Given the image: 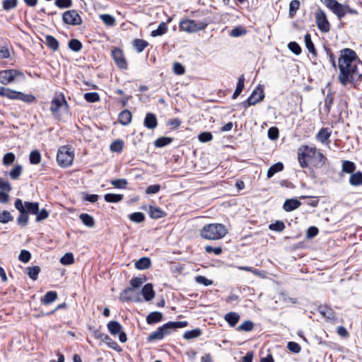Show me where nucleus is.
<instances>
[{"label": "nucleus", "mask_w": 362, "mask_h": 362, "mask_svg": "<svg viewBox=\"0 0 362 362\" xmlns=\"http://www.w3.org/2000/svg\"><path fill=\"white\" fill-rule=\"evenodd\" d=\"M17 6L18 0H4L2 2V8L6 11L16 8Z\"/></svg>", "instance_id": "obj_48"}, {"label": "nucleus", "mask_w": 362, "mask_h": 362, "mask_svg": "<svg viewBox=\"0 0 362 362\" xmlns=\"http://www.w3.org/2000/svg\"><path fill=\"white\" fill-rule=\"evenodd\" d=\"M141 293L146 301L152 300L155 296V291L151 284H146L141 290Z\"/></svg>", "instance_id": "obj_20"}, {"label": "nucleus", "mask_w": 362, "mask_h": 362, "mask_svg": "<svg viewBox=\"0 0 362 362\" xmlns=\"http://www.w3.org/2000/svg\"><path fill=\"white\" fill-rule=\"evenodd\" d=\"M68 46L74 52H79L82 49V43L77 39H71Z\"/></svg>", "instance_id": "obj_50"}, {"label": "nucleus", "mask_w": 362, "mask_h": 362, "mask_svg": "<svg viewBox=\"0 0 362 362\" xmlns=\"http://www.w3.org/2000/svg\"><path fill=\"white\" fill-rule=\"evenodd\" d=\"M30 258H31L30 252L25 250H21V252L18 256V259L23 263L28 262L30 261Z\"/></svg>", "instance_id": "obj_61"}, {"label": "nucleus", "mask_w": 362, "mask_h": 362, "mask_svg": "<svg viewBox=\"0 0 362 362\" xmlns=\"http://www.w3.org/2000/svg\"><path fill=\"white\" fill-rule=\"evenodd\" d=\"M111 184L116 188L124 189L127 187V181L125 179H117L111 181Z\"/></svg>", "instance_id": "obj_57"}, {"label": "nucleus", "mask_w": 362, "mask_h": 362, "mask_svg": "<svg viewBox=\"0 0 362 362\" xmlns=\"http://www.w3.org/2000/svg\"><path fill=\"white\" fill-rule=\"evenodd\" d=\"M15 207L20 212V216L17 218V222L19 225L25 226L27 225L28 222V216L26 213H25V208L23 206V203L21 199H17L15 201Z\"/></svg>", "instance_id": "obj_15"}, {"label": "nucleus", "mask_w": 362, "mask_h": 362, "mask_svg": "<svg viewBox=\"0 0 362 362\" xmlns=\"http://www.w3.org/2000/svg\"><path fill=\"white\" fill-rule=\"evenodd\" d=\"M74 158V153L71 148L63 146H61L57 152V161L59 166L67 168L70 166Z\"/></svg>", "instance_id": "obj_7"}, {"label": "nucleus", "mask_w": 362, "mask_h": 362, "mask_svg": "<svg viewBox=\"0 0 362 362\" xmlns=\"http://www.w3.org/2000/svg\"><path fill=\"white\" fill-rule=\"evenodd\" d=\"M163 319V315L161 313L156 311L152 312L146 317V322L148 325H153L160 322Z\"/></svg>", "instance_id": "obj_27"}, {"label": "nucleus", "mask_w": 362, "mask_h": 362, "mask_svg": "<svg viewBox=\"0 0 362 362\" xmlns=\"http://www.w3.org/2000/svg\"><path fill=\"white\" fill-rule=\"evenodd\" d=\"M337 79L343 86L356 87L362 81V62L356 52L350 48L339 51Z\"/></svg>", "instance_id": "obj_1"}, {"label": "nucleus", "mask_w": 362, "mask_h": 362, "mask_svg": "<svg viewBox=\"0 0 362 362\" xmlns=\"http://www.w3.org/2000/svg\"><path fill=\"white\" fill-rule=\"evenodd\" d=\"M0 96L11 100H19L25 103H33L35 101V97L32 94H25L8 88L0 86Z\"/></svg>", "instance_id": "obj_6"}, {"label": "nucleus", "mask_w": 362, "mask_h": 362, "mask_svg": "<svg viewBox=\"0 0 362 362\" xmlns=\"http://www.w3.org/2000/svg\"><path fill=\"white\" fill-rule=\"evenodd\" d=\"M74 262V257L71 252L66 253L60 259V263L63 265H70Z\"/></svg>", "instance_id": "obj_52"}, {"label": "nucleus", "mask_w": 362, "mask_h": 362, "mask_svg": "<svg viewBox=\"0 0 362 362\" xmlns=\"http://www.w3.org/2000/svg\"><path fill=\"white\" fill-rule=\"evenodd\" d=\"M321 2L329 9L337 18L341 21L347 13L349 14H358L356 10L351 8L349 5L342 4L337 0H320Z\"/></svg>", "instance_id": "obj_5"}, {"label": "nucleus", "mask_w": 362, "mask_h": 362, "mask_svg": "<svg viewBox=\"0 0 362 362\" xmlns=\"http://www.w3.org/2000/svg\"><path fill=\"white\" fill-rule=\"evenodd\" d=\"M304 38L306 48L308 49L309 52L312 54L313 57H317V49H315L314 43L312 41L311 35L310 33H306L305 35Z\"/></svg>", "instance_id": "obj_22"}, {"label": "nucleus", "mask_w": 362, "mask_h": 362, "mask_svg": "<svg viewBox=\"0 0 362 362\" xmlns=\"http://www.w3.org/2000/svg\"><path fill=\"white\" fill-rule=\"evenodd\" d=\"M268 137L271 140H276L279 136V132L277 127H272L268 129Z\"/></svg>", "instance_id": "obj_60"}, {"label": "nucleus", "mask_w": 362, "mask_h": 362, "mask_svg": "<svg viewBox=\"0 0 362 362\" xmlns=\"http://www.w3.org/2000/svg\"><path fill=\"white\" fill-rule=\"evenodd\" d=\"M15 160V155L10 152L6 153L3 157V163L5 165H11Z\"/></svg>", "instance_id": "obj_64"}, {"label": "nucleus", "mask_w": 362, "mask_h": 362, "mask_svg": "<svg viewBox=\"0 0 362 362\" xmlns=\"http://www.w3.org/2000/svg\"><path fill=\"white\" fill-rule=\"evenodd\" d=\"M22 166L21 165H16L9 173L10 177L13 180H17L22 173Z\"/></svg>", "instance_id": "obj_55"}, {"label": "nucleus", "mask_w": 362, "mask_h": 362, "mask_svg": "<svg viewBox=\"0 0 362 362\" xmlns=\"http://www.w3.org/2000/svg\"><path fill=\"white\" fill-rule=\"evenodd\" d=\"M62 21L64 23L71 25H79L82 23V18L76 10L65 11L62 16Z\"/></svg>", "instance_id": "obj_12"}, {"label": "nucleus", "mask_w": 362, "mask_h": 362, "mask_svg": "<svg viewBox=\"0 0 362 362\" xmlns=\"http://www.w3.org/2000/svg\"><path fill=\"white\" fill-rule=\"evenodd\" d=\"M172 141L173 139L170 137H160L154 141V145L157 148H162L170 144Z\"/></svg>", "instance_id": "obj_46"}, {"label": "nucleus", "mask_w": 362, "mask_h": 362, "mask_svg": "<svg viewBox=\"0 0 362 362\" xmlns=\"http://www.w3.org/2000/svg\"><path fill=\"white\" fill-rule=\"evenodd\" d=\"M228 233L225 225L222 223H209L205 225L200 230V236L208 240H218Z\"/></svg>", "instance_id": "obj_4"}, {"label": "nucleus", "mask_w": 362, "mask_h": 362, "mask_svg": "<svg viewBox=\"0 0 362 362\" xmlns=\"http://www.w3.org/2000/svg\"><path fill=\"white\" fill-rule=\"evenodd\" d=\"M67 106V102L63 94L55 96L51 101L50 111L55 114L63 106Z\"/></svg>", "instance_id": "obj_16"}, {"label": "nucleus", "mask_w": 362, "mask_h": 362, "mask_svg": "<svg viewBox=\"0 0 362 362\" xmlns=\"http://www.w3.org/2000/svg\"><path fill=\"white\" fill-rule=\"evenodd\" d=\"M148 45L149 43L143 39L136 38L132 41L133 47L139 53L142 52Z\"/></svg>", "instance_id": "obj_23"}, {"label": "nucleus", "mask_w": 362, "mask_h": 362, "mask_svg": "<svg viewBox=\"0 0 362 362\" xmlns=\"http://www.w3.org/2000/svg\"><path fill=\"white\" fill-rule=\"evenodd\" d=\"M112 57L116 65L121 69H127V62L124 55L122 50L119 48L115 47L112 50Z\"/></svg>", "instance_id": "obj_14"}, {"label": "nucleus", "mask_w": 362, "mask_h": 362, "mask_svg": "<svg viewBox=\"0 0 362 362\" xmlns=\"http://www.w3.org/2000/svg\"><path fill=\"white\" fill-rule=\"evenodd\" d=\"M119 122L123 125L129 124L132 121V113L128 110L122 111L118 117Z\"/></svg>", "instance_id": "obj_26"}, {"label": "nucleus", "mask_w": 362, "mask_h": 362, "mask_svg": "<svg viewBox=\"0 0 362 362\" xmlns=\"http://www.w3.org/2000/svg\"><path fill=\"white\" fill-rule=\"evenodd\" d=\"M168 31V25L165 23L162 22L158 25V27L157 29L151 31V36L152 37H157L160 35H163L165 33H166Z\"/></svg>", "instance_id": "obj_39"}, {"label": "nucleus", "mask_w": 362, "mask_h": 362, "mask_svg": "<svg viewBox=\"0 0 362 362\" xmlns=\"http://www.w3.org/2000/svg\"><path fill=\"white\" fill-rule=\"evenodd\" d=\"M151 265V262L148 257H141L135 262V267L139 270L148 269Z\"/></svg>", "instance_id": "obj_28"}, {"label": "nucleus", "mask_w": 362, "mask_h": 362, "mask_svg": "<svg viewBox=\"0 0 362 362\" xmlns=\"http://www.w3.org/2000/svg\"><path fill=\"white\" fill-rule=\"evenodd\" d=\"M349 183L352 186L362 185V172L357 171L351 175Z\"/></svg>", "instance_id": "obj_32"}, {"label": "nucleus", "mask_w": 362, "mask_h": 362, "mask_svg": "<svg viewBox=\"0 0 362 362\" xmlns=\"http://www.w3.org/2000/svg\"><path fill=\"white\" fill-rule=\"evenodd\" d=\"M301 205V202L296 199H286L284 204L283 208L286 211H291L298 209Z\"/></svg>", "instance_id": "obj_21"}, {"label": "nucleus", "mask_w": 362, "mask_h": 362, "mask_svg": "<svg viewBox=\"0 0 362 362\" xmlns=\"http://www.w3.org/2000/svg\"><path fill=\"white\" fill-rule=\"evenodd\" d=\"M23 206L25 208V213L32 214H37L39 209V204L37 202H25Z\"/></svg>", "instance_id": "obj_30"}, {"label": "nucleus", "mask_w": 362, "mask_h": 362, "mask_svg": "<svg viewBox=\"0 0 362 362\" xmlns=\"http://www.w3.org/2000/svg\"><path fill=\"white\" fill-rule=\"evenodd\" d=\"M46 45L49 48L53 51H57L59 49V44L58 40L52 35H47L45 36Z\"/></svg>", "instance_id": "obj_35"}, {"label": "nucleus", "mask_w": 362, "mask_h": 362, "mask_svg": "<svg viewBox=\"0 0 362 362\" xmlns=\"http://www.w3.org/2000/svg\"><path fill=\"white\" fill-rule=\"evenodd\" d=\"M284 170V164L281 162H278L272 165L268 170L267 177L271 178L276 173H279Z\"/></svg>", "instance_id": "obj_33"}, {"label": "nucleus", "mask_w": 362, "mask_h": 362, "mask_svg": "<svg viewBox=\"0 0 362 362\" xmlns=\"http://www.w3.org/2000/svg\"><path fill=\"white\" fill-rule=\"evenodd\" d=\"M119 299L121 302L135 301L139 302V294L136 293L132 287L124 288L119 294Z\"/></svg>", "instance_id": "obj_13"}, {"label": "nucleus", "mask_w": 362, "mask_h": 362, "mask_svg": "<svg viewBox=\"0 0 362 362\" xmlns=\"http://www.w3.org/2000/svg\"><path fill=\"white\" fill-rule=\"evenodd\" d=\"M244 83H245V76L243 74V75L240 76V77L238 78L236 88L232 95L233 99L237 98L240 95V93H242V91L245 87Z\"/></svg>", "instance_id": "obj_31"}, {"label": "nucleus", "mask_w": 362, "mask_h": 362, "mask_svg": "<svg viewBox=\"0 0 362 362\" xmlns=\"http://www.w3.org/2000/svg\"><path fill=\"white\" fill-rule=\"evenodd\" d=\"M224 319L230 327H234L240 320V315L237 313L230 312L225 315Z\"/></svg>", "instance_id": "obj_25"}, {"label": "nucleus", "mask_w": 362, "mask_h": 362, "mask_svg": "<svg viewBox=\"0 0 362 362\" xmlns=\"http://www.w3.org/2000/svg\"><path fill=\"white\" fill-rule=\"evenodd\" d=\"M248 98H251L253 105L262 101L264 98L263 87L261 85L257 86Z\"/></svg>", "instance_id": "obj_17"}, {"label": "nucleus", "mask_w": 362, "mask_h": 362, "mask_svg": "<svg viewBox=\"0 0 362 362\" xmlns=\"http://www.w3.org/2000/svg\"><path fill=\"white\" fill-rule=\"evenodd\" d=\"M320 313L327 319L329 320H337L334 310L327 306H320L319 308Z\"/></svg>", "instance_id": "obj_24"}, {"label": "nucleus", "mask_w": 362, "mask_h": 362, "mask_svg": "<svg viewBox=\"0 0 362 362\" xmlns=\"http://www.w3.org/2000/svg\"><path fill=\"white\" fill-rule=\"evenodd\" d=\"M166 214L159 207L150 206L149 208V216L153 219L160 218L165 216Z\"/></svg>", "instance_id": "obj_34"}, {"label": "nucleus", "mask_w": 362, "mask_h": 362, "mask_svg": "<svg viewBox=\"0 0 362 362\" xmlns=\"http://www.w3.org/2000/svg\"><path fill=\"white\" fill-rule=\"evenodd\" d=\"M288 47L293 53H294L296 55H299L302 52L301 47L296 42H289L288 45Z\"/></svg>", "instance_id": "obj_58"}, {"label": "nucleus", "mask_w": 362, "mask_h": 362, "mask_svg": "<svg viewBox=\"0 0 362 362\" xmlns=\"http://www.w3.org/2000/svg\"><path fill=\"white\" fill-rule=\"evenodd\" d=\"M109 332L113 335H119V340L122 343H125L127 341V337L124 332L122 331V327L117 321L112 320L107 325Z\"/></svg>", "instance_id": "obj_11"}, {"label": "nucleus", "mask_w": 362, "mask_h": 362, "mask_svg": "<svg viewBox=\"0 0 362 362\" xmlns=\"http://www.w3.org/2000/svg\"><path fill=\"white\" fill-rule=\"evenodd\" d=\"M300 3L298 0H292L289 4V16L293 18L296 16V12L299 10Z\"/></svg>", "instance_id": "obj_44"}, {"label": "nucleus", "mask_w": 362, "mask_h": 362, "mask_svg": "<svg viewBox=\"0 0 362 362\" xmlns=\"http://www.w3.org/2000/svg\"><path fill=\"white\" fill-rule=\"evenodd\" d=\"M124 198L123 194L108 193L105 194L104 199L109 203H117L121 202Z\"/></svg>", "instance_id": "obj_36"}, {"label": "nucleus", "mask_w": 362, "mask_h": 362, "mask_svg": "<svg viewBox=\"0 0 362 362\" xmlns=\"http://www.w3.org/2000/svg\"><path fill=\"white\" fill-rule=\"evenodd\" d=\"M100 19L107 26H112L115 22L114 17L109 14L100 15Z\"/></svg>", "instance_id": "obj_56"}, {"label": "nucleus", "mask_w": 362, "mask_h": 362, "mask_svg": "<svg viewBox=\"0 0 362 362\" xmlns=\"http://www.w3.org/2000/svg\"><path fill=\"white\" fill-rule=\"evenodd\" d=\"M84 99L88 103H95L100 100V96L96 92H90L84 94Z\"/></svg>", "instance_id": "obj_54"}, {"label": "nucleus", "mask_w": 362, "mask_h": 362, "mask_svg": "<svg viewBox=\"0 0 362 362\" xmlns=\"http://www.w3.org/2000/svg\"><path fill=\"white\" fill-rule=\"evenodd\" d=\"M332 134V131L327 128H322L319 132L316 134V139L322 144L329 143V139Z\"/></svg>", "instance_id": "obj_18"}, {"label": "nucleus", "mask_w": 362, "mask_h": 362, "mask_svg": "<svg viewBox=\"0 0 362 362\" xmlns=\"http://www.w3.org/2000/svg\"><path fill=\"white\" fill-rule=\"evenodd\" d=\"M202 334V331L200 329L197 328L192 330L187 331L185 332L183 337L185 339H192L197 337H199Z\"/></svg>", "instance_id": "obj_47"}, {"label": "nucleus", "mask_w": 362, "mask_h": 362, "mask_svg": "<svg viewBox=\"0 0 362 362\" xmlns=\"http://www.w3.org/2000/svg\"><path fill=\"white\" fill-rule=\"evenodd\" d=\"M124 148V141L120 139L114 141L110 146L112 152L121 153Z\"/></svg>", "instance_id": "obj_41"}, {"label": "nucleus", "mask_w": 362, "mask_h": 362, "mask_svg": "<svg viewBox=\"0 0 362 362\" xmlns=\"http://www.w3.org/2000/svg\"><path fill=\"white\" fill-rule=\"evenodd\" d=\"M254 328V324L250 320L244 321L241 325H240L237 330L238 331H245V332H250Z\"/></svg>", "instance_id": "obj_51"}, {"label": "nucleus", "mask_w": 362, "mask_h": 362, "mask_svg": "<svg viewBox=\"0 0 362 362\" xmlns=\"http://www.w3.org/2000/svg\"><path fill=\"white\" fill-rule=\"evenodd\" d=\"M207 23L204 21H197L191 19H184L180 22V30L187 33H196L204 30L207 27Z\"/></svg>", "instance_id": "obj_8"}, {"label": "nucleus", "mask_w": 362, "mask_h": 362, "mask_svg": "<svg viewBox=\"0 0 362 362\" xmlns=\"http://www.w3.org/2000/svg\"><path fill=\"white\" fill-rule=\"evenodd\" d=\"M298 160L302 168H308L312 164L320 168L326 164L327 158L315 146L302 145L298 148Z\"/></svg>", "instance_id": "obj_2"}, {"label": "nucleus", "mask_w": 362, "mask_h": 362, "mask_svg": "<svg viewBox=\"0 0 362 362\" xmlns=\"http://www.w3.org/2000/svg\"><path fill=\"white\" fill-rule=\"evenodd\" d=\"M13 220V216L11 213L8 211H4L0 213V222L2 223H6Z\"/></svg>", "instance_id": "obj_59"}, {"label": "nucleus", "mask_w": 362, "mask_h": 362, "mask_svg": "<svg viewBox=\"0 0 362 362\" xmlns=\"http://www.w3.org/2000/svg\"><path fill=\"white\" fill-rule=\"evenodd\" d=\"M356 168V164L352 161L344 160L342 162V171L344 173L353 174Z\"/></svg>", "instance_id": "obj_40"}, {"label": "nucleus", "mask_w": 362, "mask_h": 362, "mask_svg": "<svg viewBox=\"0 0 362 362\" xmlns=\"http://www.w3.org/2000/svg\"><path fill=\"white\" fill-rule=\"evenodd\" d=\"M287 348L290 351L294 354H298L301 351V346L294 341H289L287 344Z\"/></svg>", "instance_id": "obj_62"}, {"label": "nucleus", "mask_w": 362, "mask_h": 362, "mask_svg": "<svg viewBox=\"0 0 362 362\" xmlns=\"http://www.w3.org/2000/svg\"><path fill=\"white\" fill-rule=\"evenodd\" d=\"M188 325L187 321L179 322H168L162 326L157 328V329L151 332L147 337V341L151 342L156 340H161L165 337L170 334L173 331L183 328Z\"/></svg>", "instance_id": "obj_3"}, {"label": "nucleus", "mask_w": 362, "mask_h": 362, "mask_svg": "<svg viewBox=\"0 0 362 362\" xmlns=\"http://www.w3.org/2000/svg\"><path fill=\"white\" fill-rule=\"evenodd\" d=\"M29 161L32 165H37L41 161V154L39 151L33 150L29 156Z\"/></svg>", "instance_id": "obj_42"}, {"label": "nucleus", "mask_w": 362, "mask_h": 362, "mask_svg": "<svg viewBox=\"0 0 362 362\" xmlns=\"http://www.w3.org/2000/svg\"><path fill=\"white\" fill-rule=\"evenodd\" d=\"M57 298V293L56 291H50L45 293V295L41 298V303L44 305H48Z\"/></svg>", "instance_id": "obj_29"}, {"label": "nucleus", "mask_w": 362, "mask_h": 362, "mask_svg": "<svg viewBox=\"0 0 362 362\" xmlns=\"http://www.w3.org/2000/svg\"><path fill=\"white\" fill-rule=\"evenodd\" d=\"M269 228L271 230L277 231V232H281L285 228V224L281 221H276V222L271 223L269 226Z\"/></svg>", "instance_id": "obj_53"}, {"label": "nucleus", "mask_w": 362, "mask_h": 362, "mask_svg": "<svg viewBox=\"0 0 362 362\" xmlns=\"http://www.w3.org/2000/svg\"><path fill=\"white\" fill-rule=\"evenodd\" d=\"M129 218L134 223H141L145 220V216L142 212H134L129 214Z\"/></svg>", "instance_id": "obj_49"}, {"label": "nucleus", "mask_w": 362, "mask_h": 362, "mask_svg": "<svg viewBox=\"0 0 362 362\" xmlns=\"http://www.w3.org/2000/svg\"><path fill=\"white\" fill-rule=\"evenodd\" d=\"M11 189L9 182L2 177H0V189L3 192H9Z\"/></svg>", "instance_id": "obj_63"}, {"label": "nucleus", "mask_w": 362, "mask_h": 362, "mask_svg": "<svg viewBox=\"0 0 362 362\" xmlns=\"http://www.w3.org/2000/svg\"><path fill=\"white\" fill-rule=\"evenodd\" d=\"M40 272V268L38 266L28 267L27 268V274L34 281L37 279Z\"/></svg>", "instance_id": "obj_43"}, {"label": "nucleus", "mask_w": 362, "mask_h": 362, "mask_svg": "<svg viewBox=\"0 0 362 362\" xmlns=\"http://www.w3.org/2000/svg\"><path fill=\"white\" fill-rule=\"evenodd\" d=\"M79 218H80L81 221H82V223L85 226L90 227V228L94 226V225H95L94 218L93 216H91L88 214H86V213L81 214L79 216Z\"/></svg>", "instance_id": "obj_37"}, {"label": "nucleus", "mask_w": 362, "mask_h": 362, "mask_svg": "<svg viewBox=\"0 0 362 362\" xmlns=\"http://www.w3.org/2000/svg\"><path fill=\"white\" fill-rule=\"evenodd\" d=\"M24 78V74L17 69H5L0 71V83L8 85L13 82L16 78Z\"/></svg>", "instance_id": "obj_10"}, {"label": "nucleus", "mask_w": 362, "mask_h": 362, "mask_svg": "<svg viewBox=\"0 0 362 362\" xmlns=\"http://www.w3.org/2000/svg\"><path fill=\"white\" fill-rule=\"evenodd\" d=\"M144 125L149 129H155L158 126L156 116L153 113L148 112L144 118Z\"/></svg>", "instance_id": "obj_19"}, {"label": "nucleus", "mask_w": 362, "mask_h": 362, "mask_svg": "<svg viewBox=\"0 0 362 362\" xmlns=\"http://www.w3.org/2000/svg\"><path fill=\"white\" fill-rule=\"evenodd\" d=\"M145 281H146V277L144 276H140L133 277L130 280L129 284L131 285V287H132L133 288L135 289V288H139Z\"/></svg>", "instance_id": "obj_45"}, {"label": "nucleus", "mask_w": 362, "mask_h": 362, "mask_svg": "<svg viewBox=\"0 0 362 362\" xmlns=\"http://www.w3.org/2000/svg\"><path fill=\"white\" fill-rule=\"evenodd\" d=\"M103 342H105L108 346V347L117 352H121L122 351V347L115 341H114L109 335H106V337L104 339Z\"/></svg>", "instance_id": "obj_38"}, {"label": "nucleus", "mask_w": 362, "mask_h": 362, "mask_svg": "<svg viewBox=\"0 0 362 362\" xmlns=\"http://www.w3.org/2000/svg\"><path fill=\"white\" fill-rule=\"evenodd\" d=\"M315 21L318 30L323 33H327L331 30V23L325 11L318 8L314 14Z\"/></svg>", "instance_id": "obj_9"}]
</instances>
